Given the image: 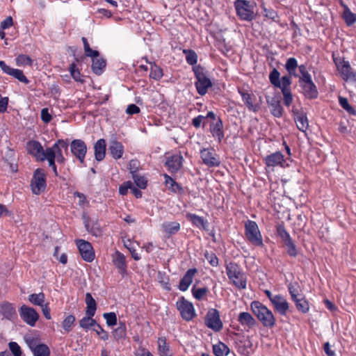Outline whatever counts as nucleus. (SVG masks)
I'll return each instance as SVG.
<instances>
[{"label": "nucleus", "instance_id": "obj_21", "mask_svg": "<svg viewBox=\"0 0 356 356\" xmlns=\"http://www.w3.org/2000/svg\"><path fill=\"white\" fill-rule=\"evenodd\" d=\"M163 177L165 179V185L171 193L180 195L184 193L181 185L177 182L170 175L165 173L163 174Z\"/></svg>", "mask_w": 356, "mask_h": 356}, {"label": "nucleus", "instance_id": "obj_22", "mask_svg": "<svg viewBox=\"0 0 356 356\" xmlns=\"http://www.w3.org/2000/svg\"><path fill=\"white\" fill-rule=\"evenodd\" d=\"M267 102L271 113L276 118H280L283 114V108L278 97H268Z\"/></svg>", "mask_w": 356, "mask_h": 356}, {"label": "nucleus", "instance_id": "obj_57", "mask_svg": "<svg viewBox=\"0 0 356 356\" xmlns=\"http://www.w3.org/2000/svg\"><path fill=\"white\" fill-rule=\"evenodd\" d=\"M140 168V162L137 159H131L128 165V168L131 173L132 176L137 175V172L139 170Z\"/></svg>", "mask_w": 356, "mask_h": 356}, {"label": "nucleus", "instance_id": "obj_25", "mask_svg": "<svg viewBox=\"0 0 356 356\" xmlns=\"http://www.w3.org/2000/svg\"><path fill=\"white\" fill-rule=\"evenodd\" d=\"M292 111L294 114L295 121L298 129L305 132L309 127L307 118L305 114L298 113V110L293 108Z\"/></svg>", "mask_w": 356, "mask_h": 356}, {"label": "nucleus", "instance_id": "obj_1", "mask_svg": "<svg viewBox=\"0 0 356 356\" xmlns=\"http://www.w3.org/2000/svg\"><path fill=\"white\" fill-rule=\"evenodd\" d=\"M334 61L341 76L346 82L350 92H356V72L352 69L349 62L343 58L335 57Z\"/></svg>", "mask_w": 356, "mask_h": 356}, {"label": "nucleus", "instance_id": "obj_45", "mask_svg": "<svg viewBox=\"0 0 356 356\" xmlns=\"http://www.w3.org/2000/svg\"><path fill=\"white\" fill-rule=\"evenodd\" d=\"M16 64L18 66H31L33 60L28 55L19 54L16 58Z\"/></svg>", "mask_w": 356, "mask_h": 356}, {"label": "nucleus", "instance_id": "obj_58", "mask_svg": "<svg viewBox=\"0 0 356 356\" xmlns=\"http://www.w3.org/2000/svg\"><path fill=\"white\" fill-rule=\"evenodd\" d=\"M340 105L349 113L355 115L356 111L348 104V99L344 97H339V98Z\"/></svg>", "mask_w": 356, "mask_h": 356}, {"label": "nucleus", "instance_id": "obj_13", "mask_svg": "<svg viewBox=\"0 0 356 356\" xmlns=\"http://www.w3.org/2000/svg\"><path fill=\"white\" fill-rule=\"evenodd\" d=\"M21 318L29 325L33 327L39 319V314L37 311L29 306L23 305L19 309Z\"/></svg>", "mask_w": 356, "mask_h": 356}, {"label": "nucleus", "instance_id": "obj_6", "mask_svg": "<svg viewBox=\"0 0 356 356\" xmlns=\"http://www.w3.org/2000/svg\"><path fill=\"white\" fill-rule=\"evenodd\" d=\"M177 309L179 312L181 317L189 322L196 316L195 309L191 302L184 296L180 297L176 302Z\"/></svg>", "mask_w": 356, "mask_h": 356}, {"label": "nucleus", "instance_id": "obj_48", "mask_svg": "<svg viewBox=\"0 0 356 356\" xmlns=\"http://www.w3.org/2000/svg\"><path fill=\"white\" fill-rule=\"evenodd\" d=\"M257 13V9L254 3H249L246 1V20H252Z\"/></svg>", "mask_w": 356, "mask_h": 356}, {"label": "nucleus", "instance_id": "obj_40", "mask_svg": "<svg viewBox=\"0 0 356 356\" xmlns=\"http://www.w3.org/2000/svg\"><path fill=\"white\" fill-rule=\"evenodd\" d=\"M192 294L193 297L198 300H201L205 296H207L209 290L207 287H202V288H196L195 286H193L191 290Z\"/></svg>", "mask_w": 356, "mask_h": 356}, {"label": "nucleus", "instance_id": "obj_47", "mask_svg": "<svg viewBox=\"0 0 356 356\" xmlns=\"http://www.w3.org/2000/svg\"><path fill=\"white\" fill-rule=\"evenodd\" d=\"M215 46L223 54H226L231 50L230 45L227 44L225 40L223 38H218L216 40Z\"/></svg>", "mask_w": 356, "mask_h": 356}, {"label": "nucleus", "instance_id": "obj_41", "mask_svg": "<svg viewBox=\"0 0 356 356\" xmlns=\"http://www.w3.org/2000/svg\"><path fill=\"white\" fill-rule=\"evenodd\" d=\"M75 321V316L72 314L68 315L65 318L62 323V326L66 332H70L72 330V327L74 325Z\"/></svg>", "mask_w": 356, "mask_h": 356}, {"label": "nucleus", "instance_id": "obj_32", "mask_svg": "<svg viewBox=\"0 0 356 356\" xmlns=\"http://www.w3.org/2000/svg\"><path fill=\"white\" fill-rule=\"evenodd\" d=\"M68 70L71 76L75 81L80 82L81 83L85 82L83 76L81 74V70L77 67L75 62H73L70 65Z\"/></svg>", "mask_w": 356, "mask_h": 356}, {"label": "nucleus", "instance_id": "obj_4", "mask_svg": "<svg viewBox=\"0 0 356 356\" xmlns=\"http://www.w3.org/2000/svg\"><path fill=\"white\" fill-rule=\"evenodd\" d=\"M193 72L195 77V86L197 92L201 96L207 94L208 89L212 86V82L207 76L204 69L201 66L193 67Z\"/></svg>", "mask_w": 356, "mask_h": 356}, {"label": "nucleus", "instance_id": "obj_52", "mask_svg": "<svg viewBox=\"0 0 356 356\" xmlns=\"http://www.w3.org/2000/svg\"><path fill=\"white\" fill-rule=\"evenodd\" d=\"M284 245L286 248V252L289 254V255L293 257L297 256L298 251L296 249V246L293 242L292 239L286 241V243H284Z\"/></svg>", "mask_w": 356, "mask_h": 356}, {"label": "nucleus", "instance_id": "obj_10", "mask_svg": "<svg viewBox=\"0 0 356 356\" xmlns=\"http://www.w3.org/2000/svg\"><path fill=\"white\" fill-rule=\"evenodd\" d=\"M202 163L209 168L220 166L221 161L219 155L212 147L203 148L200 152Z\"/></svg>", "mask_w": 356, "mask_h": 356}, {"label": "nucleus", "instance_id": "obj_12", "mask_svg": "<svg viewBox=\"0 0 356 356\" xmlns=\"http://www.w3.org/2000/svg\"><path fill=\"white\" fill-rule=\"evenodd\" d=\"M69 145L72 154L81 163H83L88 149L86 143L81 139H74Z\"/></svg>", "mask_w": 356, "mask_h": 356}, {"label": "nucleus", "instance_id": "obj_8", "mask_svg": "<svg viewBox=\"0 0 356 356\" xmlns=\"http://www.w3.org/2000/svg\"><path fill=\"white\" fill-rule=\"evenodd\" d=\"M204 324L213 331L220 332L223 327V323L219 311L214 308L209 309L204 317Z\"/></svg>", "mask_w": 356, "mask_h": 356}, {"label": "nucleus", "instance_id": "obj_50", "mask_svg": "<svg viewBox=\"0 0 356 356\" xmlns=\"http://www.w3.org/2000/svg\"><path fill=\"white\" fill-rule=\"evenodd\" d=\"M234 6L237 15L242 20L245 19V0H236Z\"/></svg>", "mask_w": 356, "mask_h": 356}, {"label": "nucleus", "instance_id": "obj_35", "mask_svg": "<svg viewBox=\"0 0 356 356\" xmlns=\"http://www.w3.org/2000/svg\"><path fill=\"white\" fill-rule=\"evenodd\" d=\"M29 301L33 305L42 307L44 305L45 295L44 293H32L29 296Z\"/></svg>", "mask_w": 356, "mask_h": 356}, {"label": "nucleus", "instance_id": "obj_28", "mask_svg": "<svg viewBox=\"0 0 356 356\" xmlns=\"http://www.w3.org/2000/svg\"><path fill=\"white\" fill-rule=\"evenodd\" d=\"M223 125L222 120L218 118L215 123L210 126V131L213 138L220 143L224 138Z\"/></svg>", "mask_w": 356, "mask_h": 356}, {"label": "nucleus", "instance_id": "obj_56", "mask_svg": "<svg viewBox=\"0 0 356 356\" xmlns=\"http://www.w3.org/2000/svg\"><path fill=\"white\" fill-rule=\"evenodd\" d=\"M159 350L160 353L167 355L169 352V346L167 343L166 339L165 337H160L158 340Z\"/></svg>", "mask_w": 356, "mask_h": 356}, {"label": "nucleus", "instance_id": "obj_5", "mask_svg": "<svg viewBox=\"0 0 356 356\" xmlns=\"http://www.w3.org/2000/svg\"><path fill=\"white\" fill-rule=\"evenodd\" d=\"M227 275L230 282L238 289H245V274L236 263H229L227 267Z\"/></svg>", "mask_w": 356, "mask_h": 356}, {"label": "nucleus", "instance_id": "obj_64", "mask_svg": "<svg viewBox=\"0 0 356 356\" xmlns=\"http://www.w3.org/2000/svg\"><path fill=\"white\" fill-rule=\"evenodd\" d=\"M41 120L46 124L49 123L51 119V115L49 113L47 108H44L41 110Z\"/></svg>", "mask_w": 356, "mask_h": 356}, {"label": "nucleus", "instance_id": "obj_54", "mask_svg": "<svg viewBox=\"0 0 356 356\" xmlns=\"http://www.w3.org/2000/svg\"><path fill=\"white\" fill-rule=\"evenodd\" d=\"M204 257L211 266L216 267L218 265V258L213 252L206 251L204 252Z\"/></svg>", "mask_w": 356, "mask_h": 356}, {"label": "nucleus", "instance_id": "obj_34", "mask_svg": "<svg viewBox=\"0 0 356 356\" xmlns=\"http://www.w3.org/2000/svg\"><path fill=\"white\" fill-rule=\"evenodd\" d=\"M213 352L216 356H227L229 353V348L222 342H218L213 346Z\"/></svg>", "mask_w": 356, "mask_h": 356}, {"label": "nucleus", "instance_id": "obj_2", "mask_svg": "<svg viewBox=\"0 0 356 356\" xmlns=\"http://www.w3.org/2000/svg\"><path fill=\"white\" fill-rule=\"evenodd\" d=\"M81 40L83 44V49L85 55L92 58V70L97 75H101L106 67V60L99 57V53L97 50L90 48L88 40L85 37H82Z\"/></svg>", "mask_w": 356, "mask_h": 356}, {"label": "nucleus", "instance_id": "obj_43", "mask_svg": "<svg viewBox=\"0 0 356 356\" xmlns=\"http://www.w3.org/2000/svg\"><path fill=\"white\" fill-rule=\"evenodd\" d=\"M355 14L352 13L347 6H344L343 18L348 26H351L355 23Z\"/></svg>", "mask_w": 356, "mask_h": 356}, {"label": "nucleus", "instance_id": "obj_31", "mask_svg": "<svg viewBox=\"0 0 356 356\" xmlns=\"http://www.w3.org/2000/svg\"><path fill=\"white\" fill-rule=\"evenodd\" d=\"M85 302L86 304V315H95L97 309V303L90 293L86 294Z\"/></svg>", "mask_w": 356, "mask_h": 356}, {"label": "nucleus", "instance_id": "obj_30", "mask_svg": "<svg viewBox=\"0 0 356 356\" xmlns=\"http://www.w3.org/2000/svg\"><path fill=\"white\" fill-rule=\"evenodd\" d=\"M301 85L304 94L307 98L312 99L317 97V89L312 81L302 83Z\"/></svg>", "mask_w": 356, "mask_h": 356}, {"label": "nucleus", "instance_id": "obj_38", "mask_svg": "<svg viewBox=\"0 0 356 356\" xmlns=\"http://www.w3.org/2000/svg\"><path fill=\"white\" fill-rule=\"evenodd\" d=\"M158 279L161 285L164 289L168 291L171 290L170 277L165 272L159 271Z\"/></svg>", "mask_w": 356, "mask_h": 356}, {"label": "nucleus", "instance_id": "obj_29", "mask_svg": "<svg viewBox=\"0 0 356 356\" xmlns=\"http://www.w3.org/2000/svg\"><path fill=\"white\" fill-rule=\"evenodd\" d=\"M186 217L193 224V226L207 229L208 222L204 219V218L199 216L195 213H186Z\"/></svg>", "mask_w": 356, "mask_h": 356}, {"label": "nucleus", "instance_id": "obj_33", "mask_svg": "<svg viewBox=\"0 0 356 356\" xmlns=\"http://www.w3.org/2000/svg\"><path fill=\"white\" fill-rule=\"evenodd\" d=\"M162 228L165 233L172 235L180 230V224L178 222H167L162 224Z\"/></svg>", "mask_w": 356, "mask_h": 356}, {"label": "nucleus", "instance_id": "obj_16", "mask_svg": "<svg viewBox=\"0 0 356 356\" xmlns=\"http://www.w3.org/2000/svg\"><path fill=\"white\" fill-rule=\"evenodd\" d=\"M112 262L118 270L119 274L124 277L127 273V264L125 256L118 250L112 254Z\"/></svg>", "mask_w": 356, "mask_h": 356}, {"label": "nucleus", "instance_id": "obj_20", "mask_svg": "<svg viewBox=\"0 0 356 356\" xmlns=\"http://www.w3.org/2000/svg\"><path fill=\"white\" fill-rule=\"evenodd\" d=\"M274 309L281 315H286L289 310V303L281 295H276L275 298L271 302Z\"/></svg>", "mask_w": 356, "mask_h": 356}, {"label": "nucleus", "instance_id": "obj_39", "mask_svg": "<svg viewBox=\"0 0 356 356\" xmlns=\"http://www.w3.org/2000/svg\"><path fill=\"white\" fill-rule=\"evenodd\" d=\"M296 307L298 311L302 313H307L309 309V302L305 300L303 296H300L294 300Z\"/></svg>", "mask_w": 356, "mask_h": 356}, {"label": "nucleus", "instance_id": "obj_62", "mask_svg": "<svg viewBox=\"0 0 356 356\" xmlns=\"http://www.w3.org/2000/svg\"><path fill=\"white\" fill-rule=\"evenodd\" d=\"M246 106L252 111H256L259 108V101L252 100L250 96L246 97Z\"/></svg>", "mask_w": 356, "mask_h": 356}, {"label": "nucleus", "instance_id": "obj_3", "mask_svg": "<svg viewBox=\"0 0 356 356\" xmlns=\"http://www.w3.org/2000/svg\"><path fill=\"white\" fill-rule=\"evenodd\" d=\"M251 309L254 314L262 323L264 326L272 327L275 324V318L273 312L259 302H252Z\"/></svg>", "mask_w": 356, "mask_h": 356}, {"label": "nucleus", "instance_id": "obj_18", "mask_svg": "<svg viewBox=\"0 0 356 356\" xmlns=\"http://www.w3.org/2000/svg\"><path fill=\"white\" fill-rule=\"evenodd\" d=\"M69 147V143L67 140L58 139L56 142L51 147L46 148V154L49 152L53 153L54 159L56 156L63 155V151L67 154Z\"/></svg>", "mask_w": 356, "mask_h": 356}, {"label": "nucleus", "instance_id": "obj_15", "mask_svg": "<svg viewBox=\"0 0 356 356\" xmlns=\"http://www.w3.org/2000/svg\"><path fill=\"white\" fill-rule=\"evenodd\" d=\"M183 161L180 154H175L166 158L165 165L170 173H176L182 168Z\"/></svg>", "mask_w": 356, "mask_h": 356}, {"label": "nucleus", "instance_id": "obj_37", "mask_svg": "<svg viewBox=\"0 0 356 356\" xmlns=\"http://www.w3.org/2000/svg\"><path fill=\"white\" fill-rule=\"evenodd\" d=\"M163 76V70L155 63L151 65L149 77L156 81L160 80Z\"/></svg>", "mask_w": 356, "mask_h": 356}, {"label": "nucleus", "instance_id": "obj_27", "mask_svg": "<svg viewBox=\"0 0 356 356\" xmlns=\"http://www.w3.org/2000/svg\"><path fill=\"white\" fill-rule=\"evenodd\" d=\"M265 161L268 167H275L277 165L284 166V156L280 152L268 155L266 157Z\"/></svg>", "mask_w": 356, "mask_h": 356}, {"label": "nucleus", "instance_id": "obj_36", "mask_svg": "<svg viewBox=\"0 0 356 356\" xmlns=\"http://www.w3.org/2000/svg\"><path fill=\"white\" fill-rule=\"evenodd\" d=\"M127 334V327L124 322L120 321L119 325L113 332V335L116 340H120L125 337Z\"/></svg>", "mask_w": 356, "mask_h": 356}, {"label": "nucleus", "instance_id": "obj_11", "mask_svg": "<svg viewBox=\"0 0 356 356\" xmlns=\"http://www.w3.org/2000/svg\"><path fill=\"white\" fill-rule=\"evenodd\" d=\"M75 242L82 259L86 262H92L95 258L92 244L83 239H77Z\"/></svg>", "mask_w": 356, "mask_h": 356}, {"label": "nucleus", "instance_id": "obj_44", "mask_svg": "<svg viewBox=\"0 0 356 356\" xmlns=\"http://www.w3.org/2000/svg\"><path fill=\"white\" fill-rule=\"evenodd\" d=\"M34 356H49L50 350L44 343H40L32 352Z\"/></svg>", "mask_w": 356, "mask_h": 356}, {"label": "nucleus", "instance_id": "obj_61", "mask_svg": "<svg viewBox=\"0 0 356 356\" xmlns=\"http://www.w3.org/2000/svg\"><path fill=\"white\" fill-rule=\"evenodd\" d=\"M25 340L32 352L33 351V350H35V347L40 345V343H39V339L38 338L29 337L26 338Z\"/></svg>", "mask_w": 356, "mask_h": 356}, {"label": "nucleus", "instance_id": "obj_60", "mask_svg": "<svg viewBox=\"0 0 356 356\" xmlns=\"http://www.w3.org/2000/svg\"><path fill=\"white\" fill-rule=\"evenodd\" d=\"M9 348L14 356H21L22 350L17 343L11 341L8 343Z\"/></svg>", "mask_w": 356, "mask_h": 356}, {"label": "nucleus", "instance_id": "obj_26", "mask_svg": "<svg viewBox=\"0 0 356 356\" xmlns=\"http://www.w3.org/2000/svg\"><path fill=\"white\" fill-rule=\"evenodd\" d=\"M108 150L112 157L115 160L121 159L124 152L123 145L117 140L111 142Z\"/></svg>", "mask_w": 356, "mask_h": 356}, {"label": "nucleus", "instance_id": "obj_42", "mask_svg": "<svg viewBox=\"0 0 356 356\" xmlns=\"http://www.w3.org/2000/svg\"><path fill=\"white\" fill-rule=\"evenodd\" d=\"M183 53L186 55V60L188 64L194 65L197 62V55L192 49H184Z\"/></svg>", "mask_w": 356, "mask_h": 356}, {"label": "nucleus", "instance_id": "obj_9", "mask_svg": "<svg viewBox=\"0 0 356 356\" xmlns=\"http://www.w3.org/2000/svg\"><path fill=\"white\" fill-rule=\"evenodd\" d=\"M246 238L254 246L262 247L263 238L256 222L248 221L246 222Z\"/></svg>", "mask_w": 356, "mask_h": 356}, {"label": "nucleus", "instance_id": "obj_46", "mask_svg": "<svg viewBox=\"0 0 356 356\" xmlns=\"http://www.w3.org/2000/svg\"><path fill=\"white\" fill-rule=\"evenodd\" d=\"M45 160L48 161L49 166L51 168L54 175L57 177L58 175V172L56 165V159H54V155L51 152H49L48 154H46V156L43 158V161Z\"/></svg>", "mask_w": 356, "mask_h": 356}, {"label": "nucleus", "instance_id": "obj_24", "mask_svg": "<svg viewBox=\"0 0 356 356\" xmlns=\"http://www.w3.org/2000/svg\"><path fill=\"white\" fill-rule=\"evenodd\" d=\"M0 312L4 318L10 321L17 317L15 307L8 302H4L1 305Z\"/></svg>", "mask_w": 356, "mask_h": 356}, {"label": "nucleus", "instance_id": "obj_23", "mask_svg": "<svg viewBox=\"0 0 356 356\" xmlns=\"http://www.w3.org/2000/svg\"><path fill=\"white\" fill-rule=\"evenodd\" d=\"M106 143L104 138L97 140L94 145L95 158L97 161H102L106 156Z\"/></svg>", "mask_w": 356, "mask_h": 356}, {"label": "nucleus", "instance_id": "obj_59", "mask_svg": "<svg viewBox=\"0 0 356 356\" xmlns=\"http://www.w3.org/2000/svg\"><path fill=\"white\" fill-rule=\"evenodd\" d=\"M135 184L138 187L141 189H145L147 187V181L143 176L136 175L132 176Z\"/></svg>", "mask_w": 356, "mask_h": 356}, {"label": "nucleus", "instance_id": "obj_51", "mask_svg": "<svg viewBox=\"0 0 356 356\" xmlns=\"http://www.w3.org/2000/svg\"><path fill=\"white\" fill-rule=\"evenodd\" d=\"M269 80L272 85L275 87L280 86V74L277 69L274 68L269 74Z\"/></svg>", "mask_w": 356, "mask_h": 356}, {"label": "nucleus", "instance_id": "obj_17", "mask_svg": "<svg viewBox=\"0 0 356 356\" xmlns=\"http://www.w3.org/2000/svg\"><path fill=\"white\" fill-rule=\"evenodd\" d=\"M0 68L4 73L13 76L20 82L25 84L29 83V80L24 74L22 70L10 67L3 60H0Z\"/></svg>", "mask_w": 356, "mask_h": 356}, {"label": "nucleus", "instance_id": "obj_63", "mask_svg": "<svg viewBox=\"0 0 356 356\" xmlns=\"http://www.w3.org/2000/svg\"><path fill=\"white\" fill-rule=\"evenodd\" d=\"M95 315H86V316L83 317L80 321H79V326L83 328V329H85V330H88L90 329V325H89V323H90V319L91 318V317H93Z\"/></svg>", "mask_w": 356, "mask_h": 356}, {"label": "nucleus", "instance_id": "obj_49", "mask_svg": "<svg viewBox=\"0 0 356 356\" xmlns=\"http://www.w3.org/2000/svg\"><path fill=\"white\" fill-rule=\"evenodd\" d=\"M298 66L297 60L294 58H290L287 60L285 65L286 70L289 72L291 76H296V69Z\"/></svg>", "mask_w": 356, "mask_h": 356}, {"label": "nucleus", "instance_id": "obj_53", "mask_svg": "<svg viewBox=\"0 0 356 356\" xmlns=\"http://www.w3.org/2000/svg\"><path fill=\"white\" fill-rule=\"evenodd\" d=\"M103 317L108 326H114L117 324V316L114 312L103 314Z\"/></svg>", "mask_w": 356, "mask_h": 356}, {"label": "nucleus", "instance_id": "obj_55", "mask_svg": "<svg viewBox=\"0 0 356 356\" xmlns=\"http://www.w3.org/2000/svg\"><path fill=\"white\" fill-rule=\"evenodd\" d=\"M291 83V75L290 76H284L282 77L280 81V86H277V88H279L282 90V92L284 90L288 91L289 87Z\"/></svg>", "mask_w": 356, "mask_h": 356}, {"label": "nucleus", "instance_id": "obj_7", "mask_svg": "<svg viewBox=\"0 0 356 356\" xmlns=\"http://www.w3.org/2000/svg\"><path fill=\"white\" fill-rule=\"evenodd\" d=\"M30 186L33 193L35 195H40L45 190L46 174L42 168H37L34 171Z\"/></svg>", "mask_w": 356, "mask_h": 356}, {"label": "nucleus", "instance_id": "obj_14", "mask_svg": "<svg viewBox=\"0 0 356 356\" xmlns=\"http://www.w3.org/2000/svg\"><path fill=\"white\" fill-rule=\"evenodd\" d=\"M27 152L35 157L37 161H43L46 156V149H44L41 143L37 140H29L26 143Z\"/></svg>", "mask_w": 356, "mask_h": 356}, {"label": "nucleus", "instance_id": "obj_19", "mask_svg": "<svg viewBox=\"0 0 356 356\" xmlns=\"http://www.w3.org/2000/svg\"><path fill=\"white\" fill-rule=\"evenodd\" d=\"M197 273V270L195 268L188 269L179 282V289L181 291H187Z\"/></svg>", "mask_w": 356, "mask_h": 356}]
</instances>
